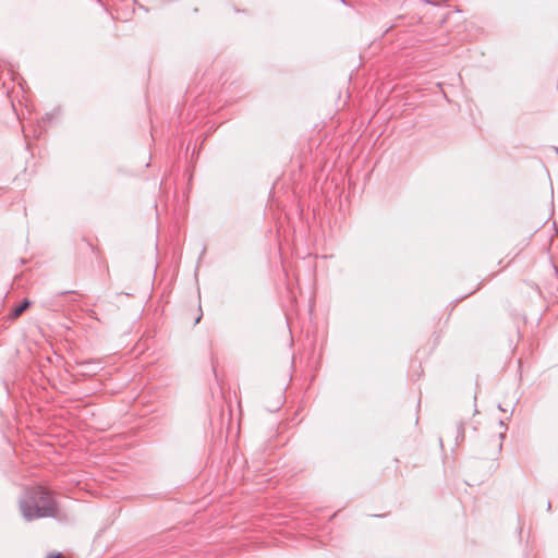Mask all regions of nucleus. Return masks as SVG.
<instances>
[{"label": "nucleus", "instance_id": "0eeeda50", "mask_svg": "<svg viewBox=\"0 0 558 558\" xmlns=\"http://www.w3.org/2000/svg\"><path fill=\"white\" fill-rule=\"evenodd\" d=\"M81 365H89V362H83Z\"/></svg>", "mask_w": 558, "mask_h": 558}, {"label": "nucleus", "instance_id": "f257e3e1", "mask_svg": "<svg viewBox=\"0 0 558 558\" xmlns=\"http://www.w3.org/2000/svg\"><path fill=\"white\" fill-rule=\"evenodd\" d=\"M19 506L23 518L28 522L41 518L66 520V515L60 510L53 493L43 486L27 487L19 501Z\"/></svg>", "mask_w": 558, "mask_h": 558}, {"label": "nucleus", "instance_id": "39448f33", "mask_svg": "<svg viewBox=\"0 0 558 558\" xmlns=\"http://www.w3.org/2000/svg\"><path fill=\"white\" fill-rule=\"evenodd\" d=\"M66 293H72V291H65V292H61L60 295H64Z\"/></svg>", "mask_w": 558, "mask_h": 558}, {"label": "nucleus", "instance_id": "423d86ee", "mask_svg": "<svg viewBox=\"0 0 558 558\" xmlns=\"http://www.w3.org/2000/svg\"><path fill=\"white\" fill-rule=\"evenodd\" d=\"M201 320V316H198L195 320V324H197Z\"/></svg>", "mask_w": 558, "mask_h": 558}, {"label": "nucleus", "instance_id": "7ed1b4c3", "mask_svg": "<svg viewBox=\"0 0 558 558\" xmlns=\"http://www.w3.org/2000/svg\"><path fill=\"white\" fill-rule=\"evenodd\" d=\"M47 558H63V556L61 554H50Z\"/></svg>", "mask_w": 558, "mask_h": 558}, {"label": "nucleus", "instance_id": "f03ea898", "mask_svg": "<svg viewBox=\"0 0 558 558\" xmlns=\"http://www.w3.org/2000/svg\"><path fill=\"white\" fill-rule=\"evenodd\" d=\"M31 305V302L28 300H24L19 306H16L13 312H12V316L14 318L19 317L20 315H22V313Z\"/></svg>", "mask_w": 558, "mask_h": 558}, {"label": "nucleus", "instance_id": "20e7f679", "mask_svg": "<svg viewBox=\"0 0 558 558\" xmlns=\"http://www.w3.org/2000/svg\"><path fill=\"white\" fill-rule=\"evenodd\" d=\"M550 509H551V502H548L547 504V510L550 511Z\"/></svg>", "mask_w": 558, "mask_h": 558}]
</instances>
